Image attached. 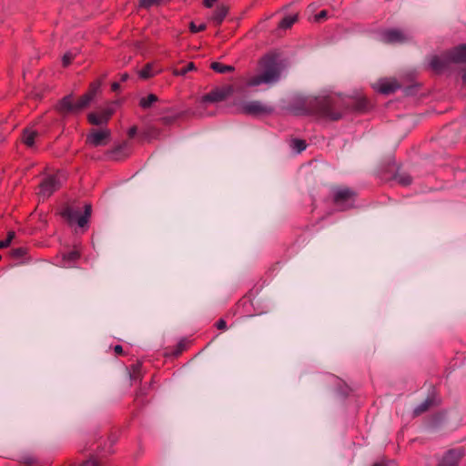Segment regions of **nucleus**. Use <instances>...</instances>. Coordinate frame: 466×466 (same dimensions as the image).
I'll use <instances>...</instances> for the list:
<instances>
[{"mask_svg":"<svg viewBox=\"0 0 466 466\" xmlns=\"http://www.w3.org/2000/svg\"><path fill=\"white\" fill-rule=\"evenodd\" d=\"M90 104V96H82L78 101L74 102V114L80 113L84 108H86Z\"/></svg>","mask_w":466,"mask_h":466,"instance_id":"obj_19","label":"nucleus"},{"mask_svg":"<svg viewBox=\"0 0 466 466\" xmlns=\"http://www.w3.org/2000/svg\"><path fill=\"white\" fill-rule=\"evenodd\" d=\"M158 71L159 69L156 68L153 64L148 63L139 71V76L147 79L154 76Z\"/></svg>","mask_w":466,"mask_h":466,"instance_id":"obj_17","label":"nucleus"},{"mask_svg":"<svg viewBox=\"0 0 466 466\" xmlns=\"http://www.w3.org/2000/svg\"><path fill=\"white\" fill-rule=\"evenodd\" d=\"M238 110L240 113L245 115L258 116L271 114L273 112V107L264 105L260 101L254 100L241 103Z\"/></svg>","mask_w":466,"mask_h":466,"instance_id":"obj_5","label":"nucleus"},{"mask_svg":"<svg viewBox=\"0 0 466 466\" xmlns=\"http://www.w3.org/2000/svg\"><path fill=\"white\" fill-rule=\"evenodd\" d=\"M333 200L341 210L351 208L355 201V192L349 187H337L332 189Z\"/></svg>","mask_w":466,"mask_h":466,"instance_id":"obj_4","label":"nucleus"},{"mask_svg":"<svg viewBox=\"0 0 466 466\" xmlns=\"http://www.w3.org/2000/svg\"><path fill=\"white\" fill-rule=\"evenodd\" d=\"M462 453L460 451H449L442 458L439 466H456Z\"/></svg>","mask_w":466,"mask_h":466,"instance_id":"obj_15","label":"nucleus"},{"mask_svg":"<svg viewBox=\"0 0 466 466\" xmlns=\"http://www.w3.org/2000/svg\"><path fill=\"white\" fill-rule=\"evenodd\" d=\"M15 236V233L14 231H9V232L7 233V237H6V238H5V239H6V240H9V243H11V242H12V240L14 239Z\"/></svg>","mask_w":466,"mask_h":466,"instance_id":"obj_37","label":"nucleus"},{"mask_svg":"<svg viewBox=\"0 0 466 466\" xmlns=\"http://www.w3.org/2000/svg\"><path fill=\"white\" fill-rule=\"evenodd\" d=\"M380 36V40L387 44H401L411 38L408 32L397 28L384 30Z\"/></svg>","mask_w":466,"mask_h":466,"instance_id":"obj_7","label":"nucleus"},{"mask_svg":"<svg viewBox=\"0 0 466 466\" xmlns=\"http://www.w3.org/2000/svg\"><path fill=\"white\" fill-rule=\"evenodd\" d=\"M327 16V11L325 10H322L320 11L317 15H316V19L317 20H320V19H323Z\"/></svg>","mask_w":466,"mask_h":466,"instance_id":"obj_36","label":"nucleus"},{"mask_svg":"<svg viewBox=\"0 0 466 466\" xmlns=\"http://www.w3.org/2000/svg\"><path fill=\"white\" fill-rule=\"evenodd\" d=\"M216 2V0H204V5L205 6L210 8L214 3Z\"/></svg>","mask_w":466,"mask_h":466,"instance_id":"obj_40","label":"nucleus"},{"mask_svg":"<svg viewBox=\"0 0 466 466\" xmlns=\"http://www.w3.org/2000/svg\"><path fill=\"white\" fill-rule=\"evenodd\" d=\"M63 179L64 176L59 172L46 177L40 184V196L43 198L50 197L61 187Z\"/></svg>","mask_w":466,"mask_h":466,"instance_id":"obj_6","label":"nucleus"},{"mask_svg":"<svg viewBox=\"0 0 466 466\" xmlns=\"http://www.w3.org/2000/svg\"><path fill=\"white\" fill-rule=\"evenodd\" d=\"M128 77H129L128 74L124 73L121 75V81H126L128 79Z\"/></svg>","mask_w":466,"mask_h":466,"instance_id":"obj_43","label":"nucleus"},{"mask_svg":"<svg viewBox=\"0 0 466 466\" xmlns=\"http://www.w3.org/2000/svg\"><path fill=\"white\" fill-rule=\"evenodd\" d=\"M110 137L108 129L93 130L86 137V143L93 147H101L107 144Z\"/></svg>","mask_w":466,"mask_h":466,"instance_id":"obj_8","label":"nucleus"},{"mask_svg":"<svg viewBox=\"0 0 466 466\" xmlns=\"http://www.w3.org/2000/svg\"><path fill=\"white\" fill-rule=\"evenodd\" d=\"M25 253H26V248H14L11 251V256L15 258H23L25 255Z\"/></svg>","mask_w":466,"mask_h":466,"instance_id":"obj_30","label":"nucleus"},{"mask_svg":"<svg viewBox=\"0 0 466 466\" xmlns=\"http://www.w3.org/2000/svg\"><path fill=\"white\" fill-rule=\"evenodd\" d=\"M76 56V53L75 52H72V51H68L66 52L63 57H62V63H63V66H67L68 65H70V63L72 62V60L75 58Z\"/></svg>","mask_w":466,"mask_h":466,"instance_id":"obj_28","label":"nucleus"},{"mask_svg":"<svg viewBox=\"0 0 466 466\" xmlns=\"http://www.w3.org/2000/svg\"><path fill=\"white\" fill-rule=\"evenodd\" d=\"M228 14V7L221 5L218 6L212 16V20L216 25H220Z\"/></svg>","mask_w":466,"mask_h":466,"instance_id":"obj_18","label":"nucleus"},{"mask_svg":"<svg viewBox=\"0 0 466 466\" xmlns=\"http://www.w3.org/2000/svg\"><path fill=\"white\" fill-rule=\"evenodd\" d=\"M210 67L215 72L220 73V74H226V73L234 71V67L232 66L223 65L219 62L211 63Z\"/></svg>","mask_w":466,"mask_h":466,"instance_id":"obj_21","label":"nucleus"},{"mask_svg":"<svg viewBox=\"0 0 466 466\" xmlns=\"http://www.w3.org/2000/svg\"><path fill=\"white\" fill-rule=\"evenodd\" d=\"M114 351L116 352V354H118V355H119V354H122V352H123V348H122V346H121V345H116V346L114 347Z\"/></svg>","mask_w":466,"mask_h":466,"instance_id":"obj_39","label":"nucleus"},{"mask_svg":"<svg viewBox=\"0 0 466 466\" xmlns=\"http://www.w3.org/2000/svg\"><path fill=\"white\" fill-rule=\"evenodd\" d=\"M189 28L192 33H198V32H201L206 29V25L205 24L196 25L194 22H191Z\"/></svg>","mask_w":466,"mask_h":466,"instance_id":"obj_31","label":"nucleus"},{"mask_svg":"<svg viewBox=\"0 0 466 466\" xmlns=\"http://www.w3.org/2000/svg\"><path fill=\"white\" fill-rule=\"evenodd\" d=\"M395 179L397 180L398 183H400L402 186H408L412 181L411 177L406 173L397 174L395 176Z\"/></svg>","mask_w":466,"mask_h":466,"instance_id":"obj_26","label":"nucleus"},{"mask_svg":"<svg viewBox=\"0 0 466 466\" xmlns=\"http://www.w3.org/2000/svg\"><path fill=\"white\" fill-rule=\"evenodd\" d=\"M462 80H463V84L466 86V70L463 72Z\"/></svg>","mask_w":466,"mask_h":466,"instance_id":"obj_44","label":"nucleus"},{"mask_svg":"<svg viewBox=\"0 0 466 466\" xmlns=\"http://www.w3.org/2000/svg\"><path fill=\"white\" fill-rule=\"evenodd\" d=\"M291 147L296 153H301L303 150L306 149L307 144L302 139H294L291 141Z\"/></svg>","mask_w":466,"mask_h":466,"instance_id":"obj_24","label":"nucleus"},{"mask_svg":"<svg viewBox=\"0 0 466 466\" xmlns=\"http://www.w3.org/2000/svg\"><path fill=\"white\" fill-rule=\"evenodd\" d=\"M180 116L181 114H176L173 116H164L160 118V120L165 125H170L174 123Z\"/></svg>","mask_w":466,"mask_h":466,"instance_id":"obj_29","label":"nucleus"},{"mask_svg":"<svg viewBox=\"0 0 466 466\" xmlns=\"http://www.w3.org/2000/svg\"><path fill=\"white\" fill-rule=\"evenodd\" d=\"M10 245L9 240H0V249L7 248Z\"/></svg>","mask_w":466,"mask_h":466,"instance_id":"obj_38","label":"nucleus"},{"mask_svg":"<svg viewBox=\"0 0 466 466\" xmlns=\"http://www.w3.org/2000/svg\"><path fill=\"white\" fill-rule=\"evenodd\" d=\"M431 404H432V400L430 399H427L421 404L418 405L414 409V414L415 415L421 414L422 412L426 411Z\"/></svg>","mask_w":466,"mask_h":466,"instance_id":"obj_27","label":"nucleus"},{"mask_svg":"<svg viewBox=\"0 0 466 466\" xmlns=\"http://www.w3.org/2000/svg\"><path fill=\"white\" fill-rule=\"evenodd\" d=\"M196 67H195V64L190 62L188 63L187 66H183V67H180V68H176L174 71H173V74L175 76H185L187 72L189 71H192V70H195Z\"/></svg>","mask_w":466,"mask_h":466,"instance_id":"obj_25","label":"nucleus"},{"mask_svg":"<svg viewBox=\"0 0 466 466\" xmlns=\"http://www.w3.org/2000/svg\"><path fill=\"white\" fill-rule=\"evenodd\" d=\"M56 109L62 115L74 114L73 95H67L59 100Z\"/></svg>","mask_w":466,"mask_h":466,"instance_id":"obj_14","label":"nucleus"},{"mask_svg":"<svg viewBox=\"0 0 466 466\" xmlns=\"http://www.w3.org/2000/svg\"><path fill=\"white\" fill-rule=\"evenodd\" d=\"M113 114V110L110 108L103 109L100 112H92L87 116L89 123L96 126H101L106 124L110 116Z\"/></svg>","mask_w":466,"mask_h":466,"instance_id":"obj_10","label":"nucleus"},{"mask_svg":"<svg viewBox=\"0 0 466 466\" xmlns=\"http://www.w3.org/2000/svg\"><path fill=\"white\" fill-rule=\"evenodd\" d=\"M113 91H117L120 88V85L117 82H114L111 86Z\"/></svg>","mask_w":466,"mask_h":466,"instance_id":"obj_41","label":"nucleus"},{"mask_svg":"<svg viewBox=\"0 0 466 466\" xmlns=\"http://www.w3.org/2000/svg\"><path fill=\"white\" fill-rule=\"evenodd\" d=\"M232 93L231 86L216 88L202 96L203 103H216L226 99Z\"/></svg>","mask_w":466,"mask_h":466,"instance_id":"obj_9","label":"nucleus"},{"mask_svg":"<svg viewBox=\"0 0 466 466\" xmlns=\"http://www.w3.org/2000/svg\"><path fill=\"white\" fill-rule=\"evenodd\" d=\"M98 88H99L98 85L93 84L90 86L89 91L86 94H85L84 96H90V102H91L94 99V97L96 96Z\"/></svg>","mask_w":466,"mask_h":466,"instance_id":"obj_33","label":"nucleus"},{"mask_svg":"<svg viewBox=\"0 0 466 466\" xmlns=\"http://www.w3.org/2000/svg\"><path fill=\"white\" fill-rule=\"evenodd\" d=\"M344 104L336 94L319 95L318 96H297L289 106L293 115H315L322 118L338 120L342 116Z\"/></svg>","mask_w":466,"mask_h":466,"instance_id":"obj_1","label":"nucleus"},{"mask_svg":"<svg viewBox=\"0 0 466 466\" xmlns=\"http://www.w3.org/2000/svg\"><path fill=\"white\" fill-rule=\"evenodd\" d=\"M38 136L36 131L31 129H25L23 134V142L27 147H33L35 145V139Z\"/></svg>","mask_w":466,"mask_h":466,"instance_id":"obj_20","label":"nucleus"},{"mask_svg":"<svg viewBox=\"0 0 466 466\" xmlns=\"http://www.w3.org/2000/svg\"><path fill=\"white\" fill-rule=\"evenodd\" d=\"M374 88L381 94L389 95L399 89L400 85L395 80L381 79L374 86Z\"/></svg>","mask_w":466,"mask_h":466,"instance_id":"obj_13","label":"nucleus"},{"mask_svg":"<svg viewBox=\"0 0 466 466\" xmlns=\"http://www.w3.org/2000/svg\"><path fill=\"white\" fill-rule=\"evenodd\" d=\"M297 21V15H288L284 17L279 24V27L281 29H288Z\"/></svg>","mask_w":466,"mask_h":466,"instance_id":"obj_23","label":"nucleus"},{"mask_svg":"<svg viewBox=\"0 0 466 466\" xmlns=\"http://www.w3.org/2000/svg\"><path fill=\"white\" fill-rule=\"evenodd\" d=\"M375 466H380V465L376 464Z\"/></svg>","mask_w":466,"mask_h":466,"instance_id":"obj_45","label":"nucleus"},{"mask_svg":"<svg viewBox=\"0 0 466 466\" xmlns=\"http://www.w3.org/2000/svg\"><path fill=\"white\" fill-rule=\"evenodd\" d=\"M447 56L451 61V63H465L466 62V45H460L449 52H447Z\"/></svg>","mask_w":466,"mask_h":466,"instance_id":"obj_12","label":"nucleus"},{"mask_svg":"<svg viewBox=\"0 0 466 466\" xmlns=\"http://www.w3.org/2000/svg\"><path fill=\"white\" fill-rule=\"evenodd\" d=\"M450 64L451 61L447 56V53L441 56H433L431 57L429 62L430 67L437 73L442 72L449 66Z\"/></svg>","mask_w":466,"mask_h":466,"instance_id":"obj_11","label":"nucleus"},{"mask_svg":"<svg viewBox=\"0 0 466 466\" xmlns=\"http://www.w3.org/2000/svg\"><path fill=\"white\" fill-rule=\"evenodd\" d=\"M261 72L250 76L247 81V86L253 87L260 85H272L280 78V66L272 56H266L260 61Z\"/></svg>","mask_w":466,"mask_h":466,"instance_id":"obj_2","label":"nucleus"},{"mask_svg":"<svg viewBox=\"0 0 466 466\" xmlns=\"http://www.w3.org/2000/svg\"><path fill=\"white\" fill-rule=\"evenodd\" d=\"M98 88H99L98 85L93 84L90 86L89 91L86 94H85L84 96H90V102H91L94 99V97L96 96Z\"/></svg>","mask_w":466,"mask_h":466,"instance_id":"obj_32","label":"nucleus"},{"mask_svg":"<svg viewBox=\"0 0 466 466\" xmlns=\"http://www.w3.org/2000/svg\"><path fill=\"white\" fill-rule=\"evenodd\" d=\"M216 327L218 329H223L225 330L227 329V323L226 321L223 319H220L217 321L216 323Z\"/></svg>","mask_w":466,"mask_h":466,"instance_id":"obj_34","label":"nucleus"},{"mask_svg":"<svg viewBox=\"0 0 466 466\" xmlns=\"http://www.w3.org/2000/svg\"><path fill=\"white\" fill-rule=\"evenodd\" d=\"M157 101V96L154 94H149L146 97H142L139 101V106L144 108H149L155 102Z\"/></svg>","mask_w":466,"mask_h":466,"instance_id":"obj_22","label":"nucleus"},{"mask_svg":"<svg viewBox=\"0 0 466 466\" xmlns=\"http://www.w3.org/2000/svg\"><path fill=\"white\" fill-rule=\"evenodd\" d=\"M63 217L70 223H76L80 228L85 227L91 215V205H85L84 212L80 208H66L62 213Z\"/></svg>","mask_w":466,"mask_h":466,"instance_id":"obj_3","label":"nucleus"},{"mask_svg":"<svg viewBox=\"0 0 466 466\" xmlns=\"http://www.w3.org/2000/svg\"><path fill=\"white\" fill-rule=\"evenodd\" d=\"M79 258L80 251L76 248L74 250L63 254L61 265L65 268H70Z\"/></svg>","mask_w":466,"mask_h":466,"instance_id":"obj_16","label":"nucleus"},{"mask_svg":"<svg viewBox=\"0 0 466 466\" xmlns=\"http://www.w3.org/2000/svg\"><path fill=\"white\" fill-rule=\"evenodd\" d=\"M81 466H101V465L98 464V462L96 460L91 459V460L85 461Z\"/></svg>","mask_w":466,"mask_h":466,"instance_id":"obj_35","label":"nucleus"},{"mask_svg":"<svg viewBox=\"0 0 466 466\" xmlns=\"http://www.w3.org/2000/svg\"><path fill=\"white\" fill-rule=\"evenodd\" d=\"M136 133H137V127H131V128L129 129V131H128V135H129V137H133V136H135V134H136Z\"/></svg>","mask_w":466,"mask_h":466,"instance_id":"obj_42","label":"nucleus"}]
</instances>
